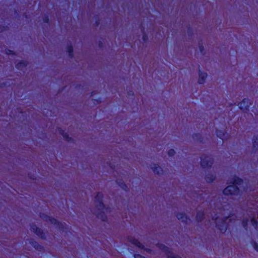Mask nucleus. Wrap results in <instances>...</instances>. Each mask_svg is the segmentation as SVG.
Segmentation results:
<instances>
[{
  "label": "nucleus",
  "instance_id": "obj_1",
  "mask_svg": "<svg viewBox=\"0 0 258 258\" xmlns=\"http://www.w3.org/2000/svg\"><path fill=\"white\" fill-rule=\"evenodd\" d=\"M227 206L229 207V205H224L220 208L218 206H215V210H218L219 212H217V214L212 217V220L216 223V227L221 232L226 231L227 228V220H231V216H230L228 212L229 209L227 208Z\"/></svg>",
  "mask_w": 258,
  "mask_h": 258
},
{
  "label": "nucleus",
  "instance_id": "obj_2",
  "mask_svg": "<svg viewBox=\"0 0 258 258\" xmlns=\"http://www.w3.org/2000/svg\"><path fill=\"white\" fill-rule=\"evenodd\" d=\"M102 194L101 193H98L95 198L96 206L98 207L100 212L98 213L97 217L102 221H106L107 220L105 214L108 213L109 211L108 208H105L102 202Z\"/></svg>",
  "mask_w": 258,
  "mask_h": 258
},
{
  "label": "nucleus",
  "instance_id": "obj_3",
  "mask_svg": "<svg viewBox=\"0 0 258 258\" xmlns=\"http://www.w3.org/2000/svg\"><path fill=\"white\" fill-rule=\"evenodd\" d=\"M242 183L241 179L235 177L232 182L233 185L226 187L223 190V194L225 195L238 196L239 189L237 186L240 185Z\"/></svg>",
  "mask_w": 258,
  "mask_h": 258
},
{
  "label": "nucleus",
  "instance_id": "obj_4",
  "mask_svg": "<svg viewBox=\"0 0 258 258\" xmlns=\"http://www.w3.org/2000/svg\"><path fill=\"white\" fill-rule=\"evenodd\" d=\"M213 163V161L211 157L203 156L201 158V166L203 168L211 167Z\"/></svg>",
  "mask_w": 258,
  "mask_h": 258
},
{
  "label": "nucleus",
  "instance_id": "obj_5",
  "mask_svg": "<svg viewBox=\"0 0 258 258\" xmlns=\"http://www.w3.org/2000/svg\"><path fill=\"white\" fill-rule=\"evenodd\" d=\"M159 247L163 251L166 252L168 258H181L180 256L175 255L172 252L169 250V248L164 245L160 244Z\"/></svg>",
  "mask_w": 258,
  "mask_h": 258
},
{
  "label": "nucleus",
  "instance_id": "obj_6",
  "mask_svg": "<svg viewBox=\"0 0 258 258\" xmlns=\"http://www.w3.org/2000/svg\"><path fill=\"white\" fill-rule=\"evenodd\" d=\"M251 104L249 100L247 99H244L242 102L238 104L239 107L240 109L243 110H247L248 107Z\"/></svg>",
  "mask_w": 258,
  "mask_h": 258
},
{
  "label": "nucleus",
  "instance_id": "obj_7",
  "mask_svg": "<svg viewBox=\"0 0 258 258\" xmlns=\"http://www.w3.org/2000/svg\"><path fill=\"white\" fill-rule=\"evenodd\" d=\"M31 229L35 233L37 234L39 237L41 238H45V234L43 232V231L38 227H37L35 225H33L31 226Z\"/></svg>",
  "mask_w": 258,
  "mask_h": 258
},
{
  "label": "nucleus",
  "instance_id": "obj_8",
  "mask_svg": "<svg viewBox=\"0 0 258 258\" xmlns=\"http://www.w3.org/2000/svg\"><path fill=\"white\" fill-rule=\"evenodd\" d=\"M151 168L153 169V172L157 174H162L163 173V170L162 168L157 165H154Z\"/></svg>",
  "mask_w": 258,
  "mask_h": 258
},
{
  "label": "nucleus",
  "instance_id": "obj_9",
  "mask_svg": "<svg viewBox=\"0 0 258 258\" xmlns=\"http://www.w3.org/2000/svg\"><path fill=\"white\" fill-rule=\"evenodd\" d=\"M128 240L133 244L138 246L139 248H143V245L137 239L134 237H130L128 238Z\"/></svg>",
  "mask_w": 258,
  "mask_h": 258
},
{
  "label": "nucleus",
  "instance_id": "obj_10",
  "mask_svg": "<svg viewBox=\"0 0 258 258\" xmlns=\"http://www.w3.org/2000/svg\"><path fill=\"white\" fill-rule=\"evenodd\" d=\"M207 74L205 73H202L201 72H199V79L198 80V82L199 84H203L205 80L207 78Z\"/></svg>",
  "mask_w": 258,
  "mask_h": 258
},
{
  "label": "nucleus",
  "instance_id": "obj_11",
  "mask_svg": "<svg viewBox=\"0 0 258 258\" xmlns=\"http://www.w3.org/2000/svg\"><path fill=\"white\" fill-rule=\"evenodd\" d=\"M29 243L35 249L39 251H41L42 249V247L34 240H31Z\"/></svg>",
  "mask_w": 258,
  "mask_h": 258
},
{
  "label": "nucleus",
  "instance_id": "obj_12",
  "mask_svg": "<svg viewBox=\"0 0 258 258\" xmlns=\"http://www.w3.org/2000/svg\"><path fill=\"white\" fill-rule=\"evenodd\" d=\"M226 134L224 131H217V136L219 138L221 139L223 141L226 140L227 138L225 137Z\"/></svg>",
  "mask_w": 258,
  "mask_h": 258
},
{
  "label": "nucleus",
  "instance_id": "obj_13",
  "mask_svg": "<svg viewBox=\"0 0 258 258\" xmlns=\"http://www.w3.org/2000/svg\"><path fill=\"white\" fill-rule=\"evenodd\" d=\"M177 217L179 220H181L182 221L185 222H187V221L188 220L186 216H185L184 215L181 213L177 214Z\"/></svg>",
  "mask_w": 258,
  "mask_h": 258
},
{
  "label": "nucleus",
  "instance_id": "obj_14",
  "mask_svg": "<svg viewBox=\"0 0 258 258\" xmlns=\"http://www.w3.org/2000/svg\"><path fill=\"white\" fill-rule=\"evenodd\" d=\"M27 66V63L26 61H21L19 63H18L17 66H16V67L18 69H20V70H22V68L23 67H25Z\"/></svg>",
  "mask_w": 258,
  "mask_h": 258
},
{
  "label": "nucleus",
  "instance_id": "obj_15",
  "mask_svg": "<svg viewBox=\"0 0 258 258\" xmlns=\"http://www.w3.org/2000/svg\"><path fill=\"white\" fill-rule=\"evenodd\" d=\"M204 217V214L203 212H199L196 216L197 220L198 221H201Z\"/></svg>",
  "mask_w": 258,
  "mask_h": 258
},
{
  "label": "nucleus",
  "instance_id": "obj_16",
  "mask_svg": "<svg viewBox=\"0 0 258 258\" xmlns=\"http://www.w3.org/2000/svg\"><path fill=\"white\" fill-rule=\"evenodd\" d=\"M251 224L255 227V228H258V222L255 219V218L252 217L251 219Z\"/></svg>",
  "mask_w": 258,
  "mask_h": 258
},
{
  "label": "nucleus",
  "instance_id": "obj_17",
  "mask_svg": "<svg viewBox=\"0 0 258 258\" xmlns=\"http://www.w3.org/2000/svg\"><path fill=\"white\" fill-rule=\"evenodd\" d=\"M215 179L213 175H207L206 176V180L208 182H212Z\"/></svg>",
  "mask_w": 258,
  "mask_h": 258
},
{
  "label": "nucleus",
  "instance_id": "obj_18",
  "mask_svg": "<svg viewBox=\"0 0 258 258\" xmlns=\"http://www.w3.org/2000/svg\"><path fill=\"white\" fill-rule=\"evenodd\" d=\"M46 220H49L52 224H56L57 223V221L56 219L54 218H51L49 217H47L46 219Z\"/></svg>",
  "mask_w": 258,
  "mask_h": 258
},
{
  "label": "nucleus",
  "instance_id": "obj_19",
  "mask_svg": "<svg viewBox=\"0 0 258 258\" xmlns=\"http://www.w3.org/2000/svg\"><path fill=\"white\" fill-rule=\"evenodd\" d=\"M68 51L69 52V54L71 57L73 56V48L72 46H70L68 48Z\"/></svg>",
  "mask_w": 258,
  "mask_h": 258
},
{
  "label": "nucleus",
  "instance_id": "obj_20",
  "mask_svg": "<svg viewBox=\"0 0 258 258\" xmlns=\"http://www.w3.org/2000/svg\"><path fill=\"white\" fill-rule=\"evenodd\" d=\"M118 183L119 184V186L122 188L124 190H126V188H127V186L126 185L124 184L123 182L122 183H120V182H118Z\"/></svg>",
  "mask_w": 258,
  "mask_h": 258
},
{
  "label": "nucleus",
  "instance_id": "obj_21",
  "mask_svg": "<svg viewBox=\"0 0 258 258\" xmlns=\"http://www.w3.org/2000/svg\"><path fill=\"white\" fill-rule=\"evenodd\" d=\"M169 156H172L175 154V151L173 149H171L168 151V153Z\"/></svg>",
  "mask_w": 258,
  "mask_h": 258
},
{
  "label": "nucleus",
  "instance_id": "obj_22",
  "mask_svg": "<svg viewBox=\"0 0 258 258\" xmlns=\"http://www.w3.org/2000/svg\"><path fill=\"white\" fill-rule=\"evenodd\" d=\"M62 135L63 136V138L67 140H69V136L66 134V133H64V132H62V133H61Z\"/></svg>",
  "mask_w": 258,
  "mask_h": 258
},
{
  "label": "nucleus",
  "instance_id": "obj_23",
  "mask_svg": "<svg viewBox=\"0 0 258 258\" xmlns=\"http://www.w3.org/2000/svg\"><path fill=\"white\" fill-rule=\"evenodd\" d=\"M247 221H248V220H246L245 221V220H243V222H242V225H243V226L246 229V226L247 225Z\"/></svg>",
  "mask_w": 258,
  "mask_h": 258
},
{
  "label": "nucleus",
  "instance_id": "obj_24",
  "mask_svg": "<svg viewBox=\"0 0 258 258\" xmlns=\"http://www.w3.org/2000/svg\"><path fill=\"white\" fill-rule=\"evenodd\" d=\"M254 247L255 248V250H256L257 251H258V244H256V243H254Z\"/></svg>",
  "mask_w": 258,
  "mask_h": 258
},
{
  "label": "nucleus",
  "instance_id": "obj_25",
  "mask_svg": "<svg viewBox=\"0 0 258 258\" xmlns=\"http://www.w3.org/2000/svg\"><path fill=\"white\" fill-rule=\"evenodd\" d=\"M199 49H200V50L201 52H202L203 49H204V47L203 46L201 45V46H200L199 47Z\"/></svg>",
  "mask_w": 258,
  "mask_h": 258
},
{
  "label": "nucleus",
  "instance_id": "obj_26",
  "mask_svg": "<svg viewBox=\"0 0 258 258\" xmlns=\"http://www.w3.org/2000/svg\"><path fill=\"white\" fill-rule=\"evenodd\" d=\"M12 52H13L12 51L9 50H8V51H7V52H6V53H7L8 54H12Z\"/></svg>",
  "mask_w": 258,
  "mask_h": 258
},
{
  "label": "nucleus",
  "instance_id": "obj_27",
  "mask_svg": "<svg viewBox=\"0 0 258 258\" xmlns=\"http://www.w3.org/2000/svg\"><path fill=\"white\" fill-rule=\"evenodd\" d=\"M44 21L45 22H46V23L48 22V19L47 18H46L44 19Z\"/></svg>",
  "mask_w": 258,
  "mask_h": 258
},
{
  "label": "nucleus",
  "instance_id": "obj_28",
  "mask_svg": "<svg viewBox=\"0 0 258 258\" xmlns=\"http://www.w3.org/2000/svg\"><path fill=\"white\" fill-rule=\"evenodd\" d=\"M256 144V141H254V142H253V146H254V147H255Z\"/></svg>",
  "mask_w": 258,
  "mask_h": 258
},
{
  "label": "nucleus",
  "instance_id": "obj_29",
  "mask_svg": "<svg viewBox=\"0 0 258 258\" xmlns=\"http://www.w3.org/2000/svg\"><path fill=\"white\" fill-rule=\"evenodd\" d=\"M146 37V36L144 35V36H143V39H144V40H145Z\"/></svg>",
  "mask_w": 258,
  "mask_h": 258
}]
</instances>
